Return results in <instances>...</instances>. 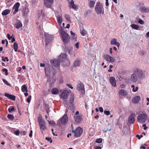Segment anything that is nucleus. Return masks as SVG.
<instances>
[{
	"instance_id": "f257e3e1",
	"label": "nucleus",
	"mask_w": 149,
	"mask_h": 149,
	"mask_svg": "<svg viewBox=\"0 0 149 149\" xmlns=\"http://www.w3.org/2000/svg\"><path fill=\"white\" fill-rule=\"evenodd\" d=\"M147 118V114L144 112H142L139 114L137 117L138 122L141 123H144Z\"/></svg>"
},
{
	"instance_id": "f03ea898",
	"label": "nucleus",
	"mask_w": 149,
	"mask_h": 149,
	"mask_svg": "<svg viewBox=\"0 0 149 149\" xmlns=\"http://www.w3.org/2000/svg\"><path fill=\"white\" fill-rule=\"evenodd\" d=\"M62 40L65 43H68L70 40V36L68 35L65 31H63L62 29L60 30Z\"/></svg>"
},
{
	"instance_id": "7ed1b4c3",
	"label": "nucleus",
	"mask_w": 149,
	"mask_h": 149,
	"mask_svg": "<svg viewBox=\"0 0 149 149\" xmlns=\"http://www.w3.org/2000/svg\"><path fill=\"white\" fill-rule=\"evenodd\" d=\"M134 72L137 74L138 78L140 79H143L145 77L144 72L140 69L136 68L134 69Z\"/></svg>"
},
{
	"instance_id": "20e7f679",
	"label": "nucleus",
	"mask_w": 149,
	"mask_h": 149,
	"mask_svg": "<svg viewBox=\"0 0 149 149\" xmlns=\"http://www.w3.org/2000/svg\"><path fill=\"white\" fill-rule=\"evenodd\" d=\"M68 94L69 92L68 90H64L62 93L60 97L63 99V101L65 102L66 100V99L68 97Z\"/></svg>"
},
{
	"instance_id": "39448f33",
	"label": "nucleus",
	"mask_w": 149,
	"mask_h": 149,
	"mask_svg": "<svg viewBox=\"0 0 149 149\" xmlns=\"http://www.w3.org/2000/svg\"><path fill=\"white\" fill-rule=\"evenodd\" d=\"M135 114L134 113H132L129 116L128 118V121L130 124H133L135 121Z\"/></svg>"
},
{
	"instance_id": "423d86ee",
	"label": "nucleus",
	"mask_w": 149,
	"mask_h": 149,
	"mask_svg": "<svg viewBox=\"0 0 149 149\" xmlns=\"http://www.w3.org/2000/svg\"><path fill=\"white\" fill-rule=\"evenodd\" d=\"M103 57L106 61L109 62H113L116 60V59L112 56H110L108 54L104 55Z\"/></svg>"
},
{
	"instance_id": "0eeeda50",
	"label": "nucleus",
	"mask_w": 149,
	"mask_h": 149,
	"mask_svg": "<svg viewBox=\"0 0 149 149\" xmlns=\"http://www.w3.org/2000/svg\"><path fill=\"white\" fill-rule=\"evenodd\" d=\"M39 123L40 129L44 130L46 128L45 122L44 120L41 119H39Z\"/></svg>"
},
{
	"instance_id": "6e6552de",
	"label": "nucleus",
	"mask_w": 149,
	"mask_h": 149,
	"mask_svg": "<svg viewBox=\"0 0 149 149\" xmlns=\"http://www.w3.org/2000/svg\"><path fill=\"white\" fill-rule=\"evenodd\" d=\"M54 0H44L45 5L48 8H50Z\"/></svg>"
},
{
	"instance_id": "1a4fd4ad",
	"label": "nucleus",
	"mask_w": 149,
	"mask_h": 149,
	"mask_svg": "<svg viewBox=\"0 0 149 149\" xmlns=\"http://www.w3.org/2000/svg\"><path fill=\"white\" fill-rule=\"evenodd\" d=\"M77 88L79 91H81L82 94H84V86L83 84L80 83L78 84L77 86Z\"/></svg>"
},
{
	"instance_id": "9d476101",
	"label": "nucleus",
	"mask_w": 149,
	"mask_h": 149,
	"mask_svg": "<svg viewBox=\"0 0 149 149\" xmlns=\"http://www.w3.org/2000/svg\"><path fill=\"white\" fill-rule=\"evenodd\" d=\"M44 36H45L46 45H47L50 41L52 39V36L49 34L45 33Z\"/></svg>"
},
{
	"instance_id": "9b49d317",
	"label": "nucleus",
	"mask_w": 149,
	"mask_h": 149,
	"mask_svg": "<svg viewBox=\"0 0 149 149\" xmlns=\"http://www.w3.org/2000/svg\"><path fill=\"white\" fill-rule=\"evenodd\" d=\"M130 79L131 81L134 83H135L138 81V77L136 73L134 72L131 74Z\"/></svg>"
},
{
	"instance_id": "f8f14e48",
	"label": "nucleus",
	"mask_w": 149,
	"mask_h": 149,
	"mask_svg": "<svg viewBox=\"0 0 149 149\" xmlns=\"http://www.w3.org/2000/svg\"><path fill=\"white\" fill-rule=\"evenodd\" d=\"M50 62L55 67H58L60 65L59 61L58 59L51 60L50 61Z\"/></svg>"
},
{
	"instance_id": "ddd939ff",
	"label": "nucleus",
	"mask_w": 149,
	"mask_h": 149,
	"mask_svg": "<svg viewBox=\"0 0 149 149\" xmlns=\"http://www.w3.org/2000/svg\"><path fill=\"white\" fill-rule=\"evenodd\" d=\"M119 94L120 97H125L128 95V93L126 91L123 89L119 91Z\"/></svg>"
},
{
	"instance_id": "4468645a",
	"label": "nucleus",
	"mask_w": 149,
	"mask_h": 149,
	"mask_svg": "<svg viewBox=\"0 0 149 149\" xmlns=\"http://www.w3.org/2000/svg\"><path fill=\"white\" fill-rule=\"evenodd\" d=\"M83 130L80 127H78L76 129V136L79 137L82 134Z\"/></svg>"
},
{
	"instance_id": "2eb2a0df",
	"label": "nucleus",
	"mask_w": 149,
	"mask_h": 149,
	"mask_svg": "<svg viewBox=\"0 0 149 149\" xmlns=\"http://www.w3.org/2000/svg\"><path fill=\"white\" fill-rule=\"evenodd\" d=\"M111 45L116 46L118 47H119L120 44L119 42H117V39L115 38L112 39L110 42Z\"/></svg>"
},
{
	"instance_id": "dca6fc26",
	"label": "nucleus",
	"mask_w": 149,
	"mask_h": 149,
	"mask_svg": "<svg viewBox=\"0 0 149 149\" xmlns=\"http://www.w3.org/2000/svg\"><path fill=\"white\" fill-rule=\"evenodd\" d=\"M109 80L110 83L112 86L113 87L116 86V81L115 78L114 77H111L109 79Z\"/></svg>"
},
{
	"instance_id": "f3484780",
	"label": "nucleus",
	"mask_w": 149,
	"mask_h": 149,
	"mask_svg": "<svg viewBox=\"0 0 149 149\" xmlns=\"http://www.w3.org/2000/svg\"><path fill=\"white\" fill-rule=\"evenodd\" d=\"M68 120V118L67 115L65 114L61 118V122L62 124H65L67 123Z\"/></svg>"
},
{
	"instance_id": "a211bd4d",
	"label": "nucleus",
	"mask_w": 149,
	"mask_h": 149,
	"mask_svg": "<svg viewBox=\"0 0 149 149\" xmlns=\"http://www.w3.org/2000/svg\"><path fill=\"white\" fill-rule=\"evenodd\" d=\"M140 96H136L134 97L132 99V102L134 103H137L140 100Z\"/></svg>"
},
{
	"instance_id": "6ab92c4d",
	"label": "nucleus",
	"mask_w": 149,
	"mask_h": 149,
	"mask_svg": "<svg viewBox=\"0 0 149 149\" xmlns=\"http://www.w3.org/2000/svg\"><path fill=\"white\" fill-rule=\"evenodd\" d=\"M103 8V6L101 3L99 2H97L96 3L95 7V9H102Z\"/></svg>"
},
{
	"instance_id": "aec40b11",
	"label": "nucleus",
	"mask_w": 149,
	"mask_h": 149,
	"mask_svg": "<svg viewBox=\"0 0 149 149\" xmlns=\"http://www.w3.org/2000/svg\"><path fill=\"white\" fill-rule=\"evenodd\" d=\"M74 94L73 93H71L70 95V97L69 99V102L71 105L73 106L74 104Z\"/></svg>"
},
{
	"instance_id": "412c9836",
	"label": "nucleus",
	"mask_w": 149,
	"mask_h": 149,
	"mask_svg": "<svg viewBox=\"0 0 149 149\" xmlns=\"http://www.w3.org/2000/svg\"><path fill=\"white\" fill-rule=\"evenodd\" d=\"M15 26L17 29H18L22 27V24L20 21L17 20L15 24Z\"/></svg>"
},
{
	"instance_id": "4be33fe9",
	"label": "nucleus",
	"mask_w": 149,
	"mask_h": 149,
	"mask_svg": "<svg viewBox=\"0 0 149 149\" xmlns=\"http://www.w3.org/2000/svg\"><path fill=\"white\" fill-rule=\"evenodd\" d=\"M137 9H146L143 4L139 3H137L136 4Z\"/></svg>"
},
{
	"instance_id": "5701e85b",
	"label": "nucleus",
	"mask_w": 149,
	"mask_h": 149,
	"mask_svg": "<svg viewBox=\"0 0 149 149\" xmlns=\"http://www.w3.org/2000/svg\"><path fill=\"white\" fill-rule=\"evenodd\" d=\"M81 63V60L79 58H77L74 62V66L75 67L79 66L80 65Z\"/></svg>"
},
{
	"instance_id": "b1692460",
	"label": "nucleus",
	"mask_w": 149,
	"mask_h": 149,
	"mask_svg": "<svg viewBox=\"0 0 149 149\" xmlns=\"http://www.w3.org/2000/svg\"><path fill=\"white\" fill-rule=\"evenodd\" d=\"M66 58V55L65 54H61L59 57V59L60 61H63Z\"/></svg>"
},
{
	"instance_id": "393cba45",
	"label": "nucleus",
	"mask_w": 149,
	"mask_h": 149,
	"mask_svg": "<svg viewBox=\"0 0 149 149\" xmlns=\"http://www.w3.org/2000/svg\"><path fill=\"white\" fill-rule=\"evenodd\" d=\"M57 21L60 25H61L63 21L61 15H58L57 16Z\"/></svg>"
},
{
	"instance_id": "a878e982",
	"label": "nucleus",
	"mask_w": 149,
	"mask_h": 149,
	"mask_svg": "<svg viewBox=\"0 0 149 149\" xmlns=\"http://www.w3.org/2000/svg\"><path fill=\"white\" fill-rule=\"evenodd\" d=\"M74 120L77 123H80L81 120V116L80 115L75 116L74 117Z\"/></svg>"
},
{
	"instance_id": "bb28decb",
	"label": "nucleus",
	"mask_w": 149,
	"mask_h": 149,
	"mask_svg": "<svg viewBox=\"0 0 149 149\" xmlns=\"http://www.w3.org/2000/svg\"><path fill=\"white\" fill-rule=\"evenodd\" d=\"M45 14L42 10H40L38 11V17H43L45 16Z\"/></svg>"
},
{
	"instance_id": "cd10ccee",
	"label": "nucleus",
	"mask_w": 149,
	"mask_h": 149,
	"mask_svg": "<svg viewBox=\"0 0 149 149\" xmlns=\"http://www.w3.org/2000/svg\"><path fill=\"white\" fill-rule=\"evenodd\" d=\"M45 75L46 76H47V73H48L50 72V68L49 66L47 65L46 66L45 68Z\"/></svg>"
},
{
	"instance_id": "c85d7f7f",
	"label": "nucleus",
	"mask_w": 149,
	"mask_h": 149,
	"mask_svg": "<svg viewBox=\"0 0 149 149\" xmlns=\"http://www.w3.org/2000/svg\"><path fill=\"white\" fill-rule=\"evenodd\" d=\"M51 92L52 94L56 95L58 93L59 90L57 88H54L52 89Z\"/></svg>"
},
{
	"instance_id": "c756f323",
	"label": "nucleus",
	"mask_w": 149,
	"mask_h": 149,
	"mask_svg": "<svg viewBox=\"0 0 149 149\" xmlns=\"http://www.w3.org/2000/svg\"><path fill=\"white\" fill-rule=\"evenodd\" d=\"M95 3V2L91 0L89 1V7L91 8H93L94 6V5Z\"/></svg>"
},
{
	"instance_id": "7c9ffc66",
	"label": "nucleus",
	"mask_w": 149,
	"mask_h": 149,
	"mask_svg": "<svg viewBox=\"0 0 149 149\" xmlns=\"http://www.w3.org/2000/svg\"><path fill=\"white\" fill-rule=\"evenodd\" d=\"M98 16H100L102 15H103L104 13V11L102 10H95Z\"/></svg>"
},
{
	"instance_id": "2f4dec72",
	"label": "nucleus",
	"mask_w": 149,
	"mask_h": 149,
	"mask_svg": "<svg viewBox=\"0 0 149 149\" xmlns=\"http://www.w3.org/2000/svg\"><path fill=\"white\" fill-rule=\"evenodd\" d=\"M21 90L23 92H28L27 88L25 84L22 86Z\"/></svg>"
},
{
	"instance_id": "473e14b6",
	"label": "nucleus",
	"mask_w": 149,
	"mask_h": 149,
	"mask_svg": "<svg viewBox=\"0 0 149 149\" xmlns=\"http://www.w3.org/2000/svg\"><path fill=\"white\" fill-rule=\"evenodd\" d=\"M130 26L132 28V29L136 30H138L139 28V26L134 24H132L130 25Z\"/></svg>"
},
{
	"instance_id": "72a5a7b5",
	"label": "nucleus",
	"mask_w": 149,
	"mask_h": 149,
	"mask_svg": "<svg viewBox=\"0 0 149 149\" xmlns=\"http://www.w3.org/2000/svg\"><path fill=\"white\" fill-rule=\"evenodd\" d=\"M10 12V10H4L2 13L3 15H6Z\"/></svg>"
},
{
	"instance_id": "f704fd0d",
	"label": "nucleus",
	"mask_w": 149,
	"mask_h": 149,
	"mask_svg": "<svg viewBox=\"0 0 149 149\" xmlns=\"http://www.w3.org/2000/svg\"><path fill=\"white\" fill-rule=\"evenodd\" d=\"M20 6V4L19 2H17L15 4L13 7V9H18L19 6Z\"/></svg>"
},
{
	"instance_id": "c9c22d12",
	"label": "nucleus",
	"mask_w": 149,
	"mask_h": 149,
	"mask_svg": "<svg viewBox=\"0 0 149 149\" xmlns=\"http://www.w3.org/2000/svg\"><path fill=\"white\" fill-rule=\"evenodd\" d=\"M131 87L132 88V91L134 92L137 91L138 89V87L136 86L135 87L133 85L131 86Z\"/></svg>"
},
{
	"instance_id": "e433bc0d",
	"label": "nucleus",
	"mask_w": 149,
	"mask_h": 149,
	"mask_svg": "<svg viewBox=\"0 0 149 149\" xmlns=\"http://www.w3.org/2000/svg\"><path fill=\"white\" fill-rule=\"evenodd\" d=\"M29 12V10H23L22 13L24 16L26 17Z\"/></svg>"
},
{
	"instance_id": "4c0bfd02",
	"label": "nucleus",
	"mask_w": 149,
	"mask_h": 149,
	"mask_svg": "<svg viewBox=\"0 0 149 149\" xmlns=\"http://www.w3.org/2000/svg\"><path fill=\"white\" fill-rule=\"evenodd\" d=\"M81 33L82 36H84L87 34V32L84 29H83L81 31Z\"/></svg>"
},
{
	"instance_id": "58836bf2",
	"label": "nucleus",
	"mask_w": 149,
	"mask_h": 149,
	"mask_svg": "<svg viewBox=\"0 0 149 149\" xmlns=\"http://www.w3.org/2000/svg\"><path fill=\"white\" fill-rule=\"evenodd\" d=\"M7 117L10 120H13L14 118V116L10 114H8L7 116Z\"/></svg>"
},
{
	"instance_id": "ea45409f",
	"label": "nucleus",
	"mask_w": 149,
	"mask_h": 149,
	"mask_svg": "<svg viewBox=\"0 0 149 149\" xmlns=\"http://www.w3.org/2000/svg\"><path fill=\"white\" fill-rule=\"evenodd\" d=\"M69 6L71 7L74 4V2L73 0H70L68 2Z\"/></svg>"
},
{
	"instance_id": "a19ab883",
	"label": "nucleus",
	"mask_w": 149,
	"mask_h": 149,
	"mask_svg": "<svg viewBox=\"0 0 149 149\" xmlns=\"http://www.w3.org/2000/svg\"><path fill=\"white\" fill-rule=\"evenodd\" d=\"M13 133L16 135H18L19 134V131L18 130H14L13 131Z\"/></svg>"
},
{
	"instance_id": "79ce46f5",
	"label": "nucleus",
	"mask_w": 149,
	"mask_h": 149,
	"mask_svg": "<svg viewBox=\"0 0 149 149\" xmlns=\"http://www.w3.org/2000/svg\"><path fill=\"white\" fill-rule=\"evenodd\" d=\"M65 17L67 20L69 21L70 20V17L69 15H68L66 14L65 15Z\"/></svg>"
},
{
	"instance_id": "37998d69",
	"label": "nucleus",
	"mask_w": 149,
	"mask_h": 149,
	"mask_svg": "<svg viewBox=\"0 0 149 149\" xmlns=\"http://www.w3.org/2000/svg\"><path fill=\"white\" fill-rule=\"evenodd\" d=\"M14 110V108L13 107H10L8 109V110L9 113H12Z\"/></svg>"
},
{
	"instance_id": "c03bdc74",
	"label": "nucleus",
	"mask_w": 149,
	"mask_h": 149,
	"mask_svg": "<svg viewBox=\"0 0 149 149\" xmlns=\"http://www.w3.org/2000/svg\"><path fill=\"white\" fill-rule=\"evenodd\" d=\"M3 81L6 85H8V86H10V84L9 83H8V81L6 80H5V79H3Z\"/></svg>"
},
{
	"instance_id": "a18cd8bd",
	"label": "nucleus",
	"mask_w": 149,
	"mask_h": 149,
	"mask_svg": "<svg viewBox=\"0 0 149 149\" xmlns=\"http://www.w3.org/2000/svg\"><path fill=\"white\" fill-rule=\"evenodd\" d=\"M45 139L46 140L48 141H49L50 143H52V140L51 139V138H50L49 137H46Z\"/></svg>"
},
{
	"instance_id": "49530a36",
	"label": "nucleus",
	"mask_w": 149,
	"mask_h": 149,
	"mask_svg": "<svg viewBox=\"0 0 149 149\" xmlns=\"http://www.w3.org/2000/svg\"><path fill=\"white\" fill-rule=\"evenodd\" d=\"M2 60L4 62L6 60L7 62L9 61V59L7 57H5V58H4L3 56L2 58Z\"/></svg>"
},
{
	"instance_id": "de8ad7c7",
	"label": "nucleus",
	"mask_w": 149,
	"mask_h": 149,
	"mask_svg": "<svg viewBox=\"0 0 149 149\" xmlns=\"http://www.w3.org/2000/svg\"><path fill=\"white\" fill-rule=\"evenodd\" d=\"M72 8L74 9H77L78 8V6L76 4H74L72 7Z\"/></svg>"
},
{
	"instance_id": "09e8293b",
	"label": "nucleus",
	"mask_w": 149,
	"mask_h": 149,
	"mask_svg": "<svg viewBox=\"0 0 149 149\" xmlns=\"http://www.w3.org/2000/svg\"><path fill=\"white\" fill-rule=\"evenodd\" d=\"M102 141V139L101 138H99L97 139L96 141L95 142L98 143H100Z\"/></svg>"
},
{
	"instance_id": "8fccbe9b",
	"label": "nucleus",
	"mask_w": 149,
	"mask_h": 149,
	"mask_svg": "<svg viewBox=\"0 0 149 149\" xmlns=\"http://www.w3.org/2000/svg\"><path fill=\"white\" fill-rule=\"evenodd\" d=\"M104 113L107 115H109L110 114V112L109 111L105 110L104 111Z\"/></svg>"
},
{
	"instance_id": "3c124183",
	"label": "nucleus",
	"mask_w": 149,
	"mask_h": 149,
	"mask_svg": "<svg viewBox=\"0 0 149 149\" xmlns=\"http://www.w3.org/2000/svg\"><path fill=\"white\" fill-rule=\"evenodd\" d=\"M138 22L141 24H143L144 23L143 20L141 19H140L139 20Z\"/></svg>"
},
{
	"instance_id": "603ef678",
	"label": "nucleus",
	"mask_w": 149,
	"mask_h": 149,
	"mask_svg": "<svg viewBox=\"0 0 149 149\" xmlns=\"http://www.w3.org/2000/svg\"><path fill=\"white\" fill-rule=\"evenodd\" d=\"M10 99L14 100L15 99V97L14 95H11Z\"/></svg>"
},
{
	"instance_id": "864d4df0",
	"label": "nucleus",
	"mask_w": 149,
	"mask_h": 149,
	"mask_svg": "<svg viewBox=\"0 0 149 149\" xmlns=\"http://www.w3.org/2000/svg\"><path fill=\"white\" fill-rule=\"evenodd\" d=\"M39 33H40V34H41L42 35H43V33L42 31L41 30L40 25L39 28Z\"/></svg>"
},
{
	"instance_id": "5fc2aeb1",
	"label": "nucleus",
	"mask_w": 149,
	"mask_h": 149,
	"mask_svg": "<svg viewBox=\"0 0 149 149\" xmlns=\"http://www.w3.org/2000/svg\"><path fill=\"white\" fill-rule=\"evenodd\" d=\"M11 95H10L8 93H5V96L6 97L8 98L9 99L10 98V97Z\"/></svg>"
},
{
	"instance_id": "6e6d98bb",
	"label": "nucleus",
	"mask_w": 149,
	"mask_h": 149,
	"mask_svg": "<svg viewBox=\"0 0 149 149\" xmlns=\"http://www.w3.org/2000/svg\"><path fill=\"white\" fill-rule=\"evenodd\" d=\"M31 96L30 95L28 98L27 99V102L28 103H30L31 101Z\"/></svg>"
},
{
	"instance_id": "4d7b16f0",
	"label": "nucleus",
	"mask_w": 149,
	"mask_h": 149,
	"mask_svg": "<svg viewBox=\"0 0 149 149\" xmlns=\"http://www.w3.org/2000/svg\"><path fill=\"white\" fill-rule=\"evenodd\" d=\"M14 49H17L18 48V44L16 43V42L14 43Z\"/></svg>"
},
{
	"instance_id": "13d9d810",
	"label": "nucleus",
	"mask_w": 149,
	"mask_h": 149,
	"mask_svg": "<svg viewBox=\"0 0 149 149\" xmlns=\"http://www.w3.org/2000/svg\"><path fill=\"white\" fill-rule=\"evenodd\" d=\"M49 124H51L52 125H54L55 123V122L53 121H49Z\"/></svg>"
},
{
	"instance_id": "bf43d9fd",
	"label": "nucleus",
	"mask_w": 149,
	"mask_h": 149,
	"mask_svg": "<svg viewBox=\"0 0 149 149\" xmlns=\"http://www.w3.org/2000/svg\"><path fill=\"white\" fill-rule=\"evenodd\" d=\"M125 87V85L124 84L121 85L119 87V88L122 89V88H124Z\"/></svg>"
},
{
	"instance_id": "052dcab7",
	"label": "nucleus",
	"mask_w": 149,
	"mask_h": 149,
	"mask_svg": "<svg viewBox=\"0 0 149 149\" xmlns=\"http://www.w3.org/2000/svg\"><path fill=\"white\" fill-rule=\"evenodd\" d=\"M79 42H77L75 44V47L77 48L78 49L79 48Z\"/></svg>"
},
{
	"instance_id": "680f3d73",
	"label": "nucleus",
	"mask_w": 149,
	"mask_h": 149,
	"mask_svg": "<svg viewBox=\"0 0 149 149\" xmlns=\"http://www.w3.org/2000/svg\"><path fill=\"white\" fill-rule=\"evenodd\" d=\"M72 49L73 48L72 47H71L69 49L68 52L70 54H72V53L71 52Z\"/></svg>"
},
{
	"instance_id": "e2e57ef3",
	"label": "nucleus",
	"mask_w": 149,
	"mask_h": 149,
	"mask_svg": "<svg viewBox=\"0 0 149 149\" xmlns=\"http://www.w3.org/2000/svg\"><path fill=\"white\" fill-rule=\"evenodd\" d=\"M142 137L143 136L142 135H141L140 136L138 134L136 135V137L137 138L139 139H140L141 138H142Z\"/></svg>"
},
{
	"instance_id": "0e129e2a",
	"label": "nucleus",
	"mask_w": 149,
	"mask_h": 149,
	"mask_svg": "<svg viewBox=\"0 0 149 149\" xmlns=\"http://www.w3.org/2000/svg\"><path fill=\"white\" fill-rule=\"evenodd\" d=\"M141 10L142 12L148 13L149 12V10Z\"/></svg>"
},
{
	"instance_id": "69168bd1",
	"label": "nucleus",
	"mask_w": 149,
	"mask_h": 149,
	"mask_svg": "<svg viewBox=\"0 0 149 149\" xmlns=\"http://www.w3.org/2000/svg\"><path fill=\"white\" fill-rule=\"evenodd\" d=\"M26 134V132L25 131L21 132V134L22 135H25Z\"/></svg>"
},
{
	"instance_id": "338daca9",
	"label": "nucleus",
	"mask_w": 149,
	"mask_h": 149,
	"mask_svg": "<svg viewBox=\"0 0 149 149\" xmlns=\"http://www.w3.org/2000/svg\"><path fill=\"white\" fill-rule=\"evenodd\" d=\"M7 36L8 40H10L11 38V37L10 36V35L9 33H8L7 34Z\"/></svg>"
},
{
	"instance_id": "774afa93",
	"label": "nucleus",
	"mask_w": 149,
	"mask_h": 149,
	"mask_svg": "<svg viewBox=\"0 0 149 149\" xmlns=\"http://www.w3.org/2000/svg\"><path fill=\"white\" fill-rule=\"evenodd\" d=\"M99 111L100 112H103V109L102 107H100L99 108Z\"/></svg>"
}]
</instances>
